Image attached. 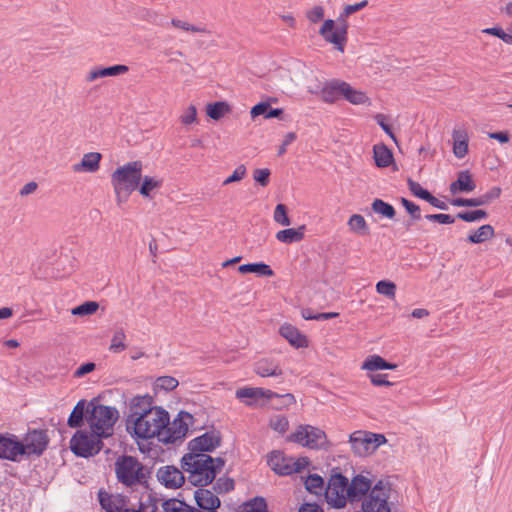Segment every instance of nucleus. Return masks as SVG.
Wrapping results in <instances>:
<instances>
[{"instance_id":"57","label":"nucleus","mask_w":512,"mask_h":512,"mask_svg":"<svg viewBox=\"0 0 512 512\" xmlns=\"http://www.w3.org/2000/svg\"><path fill=\"white\" fill-rule=\"evenodd\" d=\"M269 176L270 170L268 168L256 169L253 172L254 180L263 187L269 184Z\"/></svg>"},{"instance_id":"40","label":"nucleus","mask_w":512,"mask_h":512,"mask_svg":"<svg viewBox=\"0 0 512 512\" xmlns=\"http://www.w3.org/2000/svg\"><path fill=\"white\" fill-rule=\"evenodd\" d=\"M163 509L165 512H192L193 507L183 501L171 499L163 504Z\"/></svg>"},{"instance_id":"19","label":"nucleus","mask_w":512,"mask_h":512,"mask_svg":"<svg viewBox=\"0 0 512 512\" xmlns=\"http://www.w3.org/2000/svg\"><path fill=\"white\" fill-rule=\"evenodd\" d=\"M194 498L200 509L216 511L220 506V499L211 490L199 487L194 491Z\"/></svg>"},{"instance_id":"24","label":"nucleus","mask_w":512,"mask_h":512,"mask_svg":"<svg viewBox=\"0 0 512 512\" xmlns=\"http://www.w3.org/2000/svg\"><path fill=\"white\" fill-rule=\"evenodd\" d=\"M102 155L99 152H89L83 155L81 161L73 165V171L94 173L100 168Z\"/></svg>"},{"instance_id":"48","label":"nucleus","mask_w":512,"mask_h":512,"mask_svg":"<svg viewBox=\"0 0 512 512\" xmlns=\"http://www.w3.org/2000/svg\"><path fill=\"white\" fill-rule=\"evenodd\" d=\"M273 219L282 226H289L291 224L290 218L287 215V208L284 204H278L275 207Z\"/></svg>"},{"instance_id":"10","label":"nucleus","mask_w":512,"mask_h":512,"mask_svg":"<svg viewBox=\"0 0 512 512\" xmlns=\"http://www.w3.org/2000/svg\"><path fill=\"white\" fill-rule=\"evenodd\" d=\"M268 464L275 473L284 476L301 472L308 465V461L305 458L286 457L280 451H273L269 455Z\"/></svg>"},{"instance_id":"14","label":"nucleus","mask_w":512,"mask_h":512,"mask_svg":"<svg viewBox=\"0 0 512 512\" xmlns=\"http://www.w3.org/2000/svg\"><path fill=\"white\" fill-rule=\"evenodd\" d=\"M153 397L149 394L136 395L129 401V415L127 416V429L130 431V425L138 416L149 413L154 409Z\"/></svg>"},{"instance_id":"39","label":"nucleus","mask_w":512,"mask_h":512,"mask_svg":"<svg viewBox=\"0 0 512 512\" xmlns=\"http://www.w3.org/2000/svg\"><path fill=\"white\" fill-rule=\"evenodd\" d=\"M306 489L316 495L320 494L324 487V480L317 474L309 475L305 481Z\"/></svg>"},{"instance_id":"12","label":"nucleus","mask_w":512,"mask_h":512,"mask_svg":"<svg viewBox=\"0 0 512 512\" xmlns=\"http://www.w3.org/2000/svg\"><path fill=\"white\" fill-rule=\"evenodd\" d=\"M49 441L50 439L46 430H28L23 439H20L24 448L23 456H41L47 449Z\"/></svg>"},{"instance_id":"43","label":"nucleus","mask_w":512,"mask_h":512,"mask_svg":"<svg viewBox=\"0 0 512 512\" xmlns=\"http://www.w3.org/2000/svg\"><path fill=\"white\" fill-rule=\"evenodd\" d=\"M242 512H267V504L264 498L256 497L247 502Z\"/></svg>"},{"instance_id":"23","label":"nucleus","mask_w":512,"mask_h":512,"mask_svg":"<svg viewBox=\"0 0 512 512\" xmlns=\"http://www.w3.org/2000/svg\"><path fill=\"white\" fill-rule=\"evenodd\" d=\"M254 372L260 377H279L283 371L278 362L270 358H262L254 364Z\"/></svg>"},{"instance_id":"35","label":"nucleus","mask_w":512,"mask_h":512,"mask_svg":"<svg viewBox=\"0 0 512 512\" xmlns=\"http://www.w3.org/2000/svg\"><path fill=\"white\" fill-rule=\"evenodd\" d=\"M494 234V228L490 224H485L470 234L467 240L473 244H480L491 239Z\"/></svg>"},{"instance_id":"64","label":"nucleus","mask_w":512,"mask_h":512,"mask_svg":"<svg viewBox=\"0 0 512 512\" xmlns=\"http://www.w3.org/2000/svg\"><path fill=\"white\" fill-rule=\"evenodd\" d=\"M94 369H95V364L92 362L82 364L80 367H78L76 369V371L74 372V376L76 378L83 377L84 375L94 371Z\"/></svg>"},{"instance_id":"42","label":"nucleus","mask_w":512,"mask_h":512,"mask_svg":"<svg viewBox=\"0 0 512 512\" xmlns=\"http://www.w3.org/2000/svg\"><path fill=\"white\" fill-rule=\"evenodd\" d=\"M99 308L95 301H87L72 309L71 313L75 316H86L94 314Z\"/></svg>"},{"instance_id":"26","label":"nucleus","mask_w":512,"mask_h":512,"mask_svg":"<svg viewBox=\"0 0 512 512\" xmlns=\"http://www.w3.org/2000/svg\"><path fill=\"white\" fill-rule=\"evenodd\" d=\"M341 96L353 105L369 104L370 99L367 94L361 90L354 89L349 83L342 81Z\"/></svg>"},{"instance_id":"53","label":"nucleus","mask_w":512,"mask_h":512,"mask_svg":"<svg viewBox=\"0 0 512 512\" xmlns=\"http://www.w3.org/2000/svg\"><path fill=\"white\" fill-rule=\"evenodd\" d=\"M180 121L183 125H191L197 123V109L194 105L188 106L182 115Z\"/></svg>"},{"instance_id":"17","label":"nucleus","mask_w":512,"mask_h":512,"mask_svg":"<svg viewBox=\"0 0 512 512\" xmlns=\"http://www.w3.org/2000/svg\"><path fill=\"white\" fill-rule=\"evenodd\" d=\"M157 479L169 489L179 488L185 481L183 472L172 465L160 467L157 471Z\"/></svg>"},{"instance_id":"38","label":"nucleus","mask_w":512,"mask_h":512,"mask_svg":"<svg viewBox=\"0 0 512 512\" xmlns=\"http://www.w3.org/2000/svg\"><path fill=\"white\" fill-rule=\"evenodd\" d=\"M228 110L229 106L225 102L210 103L206 107L207 115L213 120H219Z\"/></svg>"},{"instance_id":"5","label":"nucleus","mask_w":512,"mask_h":512,"mask_svg":"<svg viewBox=\"0 0 512 512\" xmlns=\"http://www.w3.org/2000/svg\"><path fill=\"white\" fill-rule=\"evenodd\" d=\"M115 473L120 483L127 487L146 481V469L135 457L124 455L115 462Z\"/></svg>"},{"instance_id":"31","label":"nucleus","mask_w":512,"mask_h":512,"mask_svg":"<svg viewBox=\"0 0 512 512\" xmlns=\"http://www.w3.org/2000/svg\"><path fill=\"white\" fill-rule=\"evenodd\" d=\"M341 80H332L324 84L321 90V98L326 103H334L341 96Z\"/></svg>"},{"instance_id":"50","label":"nucleus","mask_w":512,"mask_h":512,"mask_svg":"<svg viewBox=\"0 0 512 512\" xmlns=\"http://www.w3.org/2000/svg\"><path fill=\"white\" fill-rule=\"evenodd\" d=\"M407 185H408L409 190L415 197H418L425 201L431 194L428 190L424 189L418 182H416L410 178L407 180Z\"/></svg>"},{"instance_id":"49","label":"nucleus","mask_w":512,"mask_h":512,"mask_svg":"<svg viewBox=\"0 0 512 512\" xmlns=\"http://www.w3.org/2000/svg\"><path fill=\"white\" fill-rule=\"evenodd\" d=\"M178 384V380L172 376H161L156 379V386L165 391L174 390Z\"/></svg>"},{"instance_id":"21","label":"nucleus","mask_w":512,"mask_h":512,"mask_svg":"<svg viewBox=\"0 0 512 512\" xmlns=\"http://www.w3.org/2000/svg\"><path fill=\"white\" fill-rule=\"evenodd\" d=\"M449 189L452 194L470 193L476 189V183L471 173L468 170H463L457 174V179L450 184Z\"/></svg>"},{"instance_id":"2","label":"nucleus","mask_w":512,"mask_h":512,"mask_svg":"<svg viewBox=\"0 0 512 512\" xmlns=\"http://www.w3.org/2000/svg\"><path fill=\"white\" fill-rule=\"evenodd\" d=\"M142 170V162L136 160L127 162L113 171L111 184L118 205L127 202L132 192L139 187L142 180Z\"/></svg>"},{"instance_id":"59","label":"nucleus","mask_w":512,"mask_h":512,"mask_svg":"<svg viewBox=\"0 0 512 512\" xmlns=\"http://www.w3.org/2000/svg\"><path fill=\"white\" fill-rule=\"evenodd\" d=\"M501 195V188L500 187H493L489 191H487L485 194L481 195V202L482 205H487L491 203L493 200L499 198Z\"/></svg>"},{"instance_id":"4","label":"nucleus","mask_w":512,"mask_h":512,"mask_svg":"<svg viewBox=\"0 0 512 512\" xmlns=\"http://www.w3.org/2000/svg\"><path fill=\"white\" fill-rule=\"evenodd\" d=\"M119 417L118 410L114 407L88 403L86 409V421L90 430L98 433L103 438L113 434V427Z\"/></svg>"},{"instance_id":"41","label":"nucleus","mask_w":512,"mask_h":512,"mask_svg":"<svg viewBox=\"0 0 512 512\" xmlns=\"http://www.w3.org/2000/svg\"><path fill=\"white\" fill-rule=\"evenodd\" d=\"M126 335L122 329L117 330L111 339L109 350L114 353L122 352L126 349L125 345Z\"/></svg>"},{"instance_id":"7","label":"nucleus","mask_w":512,"mask_h":512,"mask_svg":"<svg viewBox=\"0 0 512 512\" xmlns=\"http://www.w3.org/2000/svg\"><path fill=\"white\" fill-rule=\"evenodd\" d=\"M347 17L348 16H345V12L343 11L336 21L327 19L323 22L321 28L319 29V34L323 37V39L326 42L333 44L334 47L341 53L344 52V48L347 43Z\"/></svg>"},{"instance_id":"22","label":"nucleus","mask_w":512,"mask_h":512,"mask_svg":"<svg viewBox=\"0 0 512 512\" xmlns=\"http://www.w3.org/2000/svg\"><path fill=\"white\" fill-rule=\"evenodd\" d=\"M129 70L128 66L118 64L110 67H95L89 71L86 76L88 82H93L98 78L114 77L127 73Z\"/></svg>"},{"instance_id":"34","label":"nucleus","mask_w":512,"mask_h":512,"mask_svg":"<svg viewBox=\"0 0 512 512\" xmlns=\"http://www.w3.org/2000/svg\"><path fill=\"white\" fill-rule=\"evenodd\" d=\"M373 154L378 167H388L393 161L392 152L384 144L375 145Z\"/></svg>"},{"instance_id":"25","label":"nucleus","mask_w":512,"mask_h":512,"mask_svg":"<svg viewBox=\"0 0 512 512\" xmlns=\"http://www.w3.org/2000/svg\"><path fill=\"white\" fill-rule=\"evenodd\" d=\"M279 333L284 337L292 346L296 348H304L308 346V341L296 327L291 324H284L280 327Z\"/></svg>"},{"instance_id":"45","label":"nucleus","mask_w":512,"mask_h":512,"mask_svg":"<svg viewBox=\"0 0 512 512\" xmlns=\"http://www.w3.org/2000/svg\"><path fill=\"white\" fill-rule=\"evenodd\" d=\"M376 291L393 299L396 294V285L391 281L381 280L376 284Z\"/></svg>"},{"instance_id":"47","label":"nucleus","mask_w":512,"mask_h":512,"mask_svg":"<svg viewBox=\"0 0 512 512\" xmlns=\"http://www.w3.org/2000/svg\"><path fill=\"white\" fill-rule=\"evenodd\" d=\"M487 216L488 214L484 210L465 211L459 212L457 214V218L466 222H475L478 220L486 219Z\"/></svg>"},{"instance_id":"13","label":"nucleus","mask_w":512,"mask_h":512,"mask_svg":"<svg viewBox=\"0 0 512 512\" xmlns=\"http://www.w3.org/2000/svg\"><path fill=\"white\" fill-rule=\"evenodd\" d=\"M23 445L17 435L0 433V460L20 462L23 457Z\"/></svg>"},{"instance_id":"28","label":"nucleus","mask_w":512,"mask_h":512,"mask_svg":"<svg viewBox=\"0 0 512 512\" xmlns=\"http://www.w3.org/2000/svg\"><path fill=\"white\" fill-rule=\"evenodd\" d=\"M453 138V153L455 157L461 159L468 153V136L465 130H454Z\"/></svg>"},{"instance_id":"56","label":"nucleus","mask_w":512,"mask_h":512,"mask_svg":"<svg viewBox=\"0 0 512 512\" xmlns=\"http://www.w3.org/2000/svg\"><path fill=\"white\" fill-rule=\"evenodd\" d=\"M483 33L496 36L507 44H512L510 33H506L501 27H491L482 30Z\"/></svg>"},{"instance_id":"36","label":"nucleus","mask_w":512,"mask_h":512,"mask_svg":"<svg viewBox=\"0 0 512 512\" xmlns=\"http://www.w3.org/2000/svg\"><path fill=\"white\" fill-rule=\"evenodd\" d=\"M347 225L349 229L359 235H368L369 227L365 218L360 214H353L350 216Z\"/></svg>"},{"instance_id":"62","label":"nucleus","mask_w":512,"mask_h":512,"mask_svg":"<svg viewBox=\"0 0 512 512\" xmlns=\"http://www.w3.org/2000/svg\"><path fill=\"white\" fill-rule=\"evenodd\" d=\"M375 119L377 121V123L379 124V126L383 129V131L389 135V137L394 141V142H397L396 140V137L394 135V133L392 132L391 130V127L385 122V116L382 115V114H377L375 116Z\"/></svg>"},{"instance_id":"61","label":"nucleus","mask_w":512,"mask_h":512,"mask_svg":"<svg viewBox=\"0 0 512 512\" xmlns=\"http://www.w3.org/2000/svg\"><path fill=\"white\" fill-rule=\"evenodd\" d=\"M308 20L312 23H317L324 18V9L321 6H314L306 14Z\"/></svg>"},{"instance_id":"30","label":"nucleus","mask_w":512,"mask_h":512,"mask_svg":"<svg viewBox=\"0 0 512 512\" xmlns=\"http://www.w3.org/2000/svg\"><path fill=\"white\" fill-rule=\"evenodd\" d=\"M161 186V179L146 175L142 177L141 183L137 189L139 190L140 195L145 198L152 199L154 197L153 192L160 189Z\"/></svg>"},{"instance_id":"55","label":"nucleus","mask_w":512,"mask_h":512,"mask_svg":"<svg viewBox=\"0 0 512 512\" xmlns=\"http://www.w3.org/2000/svg\"><path fill=\"white\" fill-rule=\"evenodd\" d=\"M451 204L456 207H479L483 206L481 202V198H456L453 199Z\"/></svg>"},{"instance_id":"9","label":"nucleus","mask_w":512,"mask_h":512,"mask_svg":"<svg viewBox=\"0 0 512 512\" xmlns=\"http://www.w3.org/2000/svg\"><path fill=\"white\" fill-rule=\"evenodd\" d=\"M288 440L310 449H323L327 447V436L323 430L311 425H300L289 435Z\"/></svg>"},{"instance_id":"54","label":"nucleus","mask_w":512,"mask_h":512,"mask_svg":"<svg viewBox=\"0 0 512 512\" xmlns=\"http://www.w3.org/2000/svg\"><path fill=\"white\" fill-rule=\"evenodd\" d=\"M259 391H258V388H254V387H244V388H240L236 391V398H238L239 400H245V399H250V400H256V399H259Z\"/></svg>"},{"instance_id":"3","label":"nucleus","mask_w":512,"mask_h":512,"mask_svg":"<svg viewBox=\"0 0 512 512\" xmlns=\"http://www.w3.org/2000/svg\"><path fill=\"white\" fill-rule=\"evenodd\" d=\"M168 424V412L162 407H154L147 414L138 416L130 425V433L139 439H151L157 437L161 442L162 431Z\"/></svg>"},{"instance_id":"52","label":"nucleus","mask_w":512,"mask_h":512,"mask_svg":"<svg viewBox=\"0 0 512 512\" xmlns=\"http://www.w3.org/2000/svg\"><path fill=\"white\" fill-rule=\"evenodd\" d=\"M270 426L273 430L283 434L287 431L289 422L285 416L278 415L270 420Z\"/></svg>"},{"instance_id":"1","label":"nucleus","mask_w":512,"mask_h":512,"mask_svg":"<svg viewBox=\"0 0 512 512\" xmlns=\"http://www.w3.org/2000/svg\"><path fill=\"white\" fill-rule=\"evenodd\" d=\"M181 463L183 471L188 474V481L196 487H205L222 471L225 460L208 454L187 453Z\"/></svg>"},{"instance_id":"27","label":"nucleus","mask_w":512,"mask_h":512,"mask_svg":"<svg viewBox=\"0 0 512 512\" xmlns=\"http://www.w3.org/2000/svg\"><path fill=\"white\" fill-rule=\"evenodd\" d=\"M306 230L305 225H301L298 228H287L284 230H280L276 233V239L285 244H292L296 242H300L304 239V233Z\"/></svg>"},{"instance_id":"16","label":"nucleus","mask_w":512,"mask_h":512,"mask_svg":"<svg viewBox=\"0 0 512 512\" xmlns=\"http://www.w3.org/2000/svg\"><path fill=\"white\" fill-rule=\"evenodd\" d=\"M373 486L372 481L368 477L362 474L355 475L350 482L348 481L347 495L349 496V502H362Z\"/></svg>"},{"instance_id":"8","label":"nucleus","mask_w":512,"mask_h":512,"mask_svg":"<svg viewBox=\"0 0 512 512\" xmlns=\"http://www.w3.org/2000/svg\"><path fill=\"white\" fill-rule=\"evenodd\" d=\"M348 478L341 473H334L328 480L325 489L326 502L333 508H344L349 501Z\"/></svg>"},{"instance_id":"20","label":"nucleus","mask_w":512,"mask_h":512,"mask_svg":"<svg viewBox=\"0 0 512 512\" xmlns=\"http://www.w3.org/2000/svg\"><path fill=\"white\" fill-rule=\"evenodd\" d=\"M98 497L101 507L106 512H123L126 509V500L121 495H112L99 491Z\"/></svg>"},{"instance_id":"32","label":"nucleus","mask_w":512,"mask_h":512,"mask_svg":"<svg viewBox=\"0 0 512 512\" xmlns=\"http://www.w3.org/2000/svg\"><path fill=\"white\" fill-rule=\"evenodd\" d=\"M87 403L84 399L80 400L77 402V404L74 406L69 418H68V421H67V424L69 427L71 428H79L82 426L83 424V420H84V414L86 413V409H87Z\"/></svg>"},{"instance_id":"63","label":"nucleus","mask_w":512,"mask_h":512,"mask_svg":"<svg viewBox=\"0 0 512 512\" xmlns=\"http://www.w3.org/2000/svg\"><path fill=\"white\" fill-rule=\"evenodd\" d=\"M370 381L375 386H391L392 383L388 381L386 374H371L369 375Z\"/></svg>"},{"instance_id":"44","label":"nucleus","mask_w":512,"mask_h":512,"mask_svg":"<svg viewBox=\"0 0 512 512\" xmlns=\"http://www.w3.org/2000/svg\"><path fill=\"white\" fill-rule=\"evenodd\" d=\"M171 25L175 28H179L184 31H190V32H195V33H207V34L210 33V31L208 29H206V27L194 26L186 21H182V20L176 19V18H173L171 20Z\"/></svg>"},{"instance_id":"15","label":"nucleus","mask_w":512,"mask_h":512,"mask_svg":"<svg viewBox=\"0 0 512 512\" xmlns=\"http://www.w3.org/2000/svg\"><path fill=\"white\" fill-rule=\"evenodd\" d=\"M221 442V437L216 432H206L203 435L194 438L188 444V453L207 454L216 449Z\"/></svg>"},{"instance_id":"58","label":"nucleus","mask_w":512,"mask_h":512,"mask_svg":"<svg viewBox=\"0 0 512 512\" xmlns=\"http://www.w3.org/2000/svg\"><path fill=\"white\" fill-rule=\"evenodd\" d=\"M245 175H246V167L244 165H239L233 171L232 175H230L223 181V185H228L233 182L240 181L244 178Z\"/></svg>"},{"instance_id":"33","label":"nucleus","mask_w":512,"mask_h":512,"mask_svg":"<svg viewBox=\"0 0 512 512\" xmlns=\"http://www.w3.org/2000/svg\"><path fill=\"white\" fill-rule=\"evenodd\" d=\"M238 271L242 274L246 273H255L259 276L272 277L274 275L273 270L269 265L259 262V263H248L243 264L238 267Z\"/></svg>"},{"instance_id":"51","label":"nucleus","mask_w":512,"mask_h":512,"mask_svg":"<svg viewBox=\"0 0 512 512\" xmlns=\"http://www.w3.org/2000/svg\"><path fill=\"white\" fill-rule=\"evenodd\" d=\"M401 204L405 207L412 220L421 219V209L417 204L403 197L401 198Z\"/></svg>"},{"instance_id":"37","label":"nucleus","mask_w":512,"mask_h":512,"mask_svg":"<svg viewBox=\"0 0 512 512\" xmlns=\"http://www.w3.org/2000/svg\"><path fill=\"white\" fill-rule=\"evenodd\" d=\"M371 208L376 214L388 219H393L396 214L394 207L382 199H375L371 204Z\"/></svg>"},{"instance_id":"46","label":"nucleus","mask_w":512,"mask_h":512,"mask_svg":"<svg viewBox=\"0 0 512 512\" xmlns=\"http://www.w3.org/2000/svg\"><path fill=\"white\" fill-rule=\"evenodd\" d=\"M213 489L217 494L230 492L234 489V480L229 477H220L213 485Z\"/></svg>"},{"instance_id":"11","label":"nucleus","mask_w":512,"mask_h":512,"mask_svg":"<svg viewBox=\"0 0 512 512\" xmlns=\"http://www.w3.org/2000/svg\"><path fill=\"white\" fill-rule=\"evenodd\" d=\"M193 416L185 411L178 413L177 417L170 422L168 416V424L162 431L161 442L174 443L186 436L189 426L192 424Z\"/></svg>"},{"instance_id":"6","label":"nucleus","mask_w":512,"mask_h":512,"mask_svg":"<svg viewBox=\"0 0 512 512\" xmlns=\"http://www.w3.org/2000/svg\"><path fill=\"white\" fill-rule=\"evenodd\" d=\"M102 439L104 438L92 430H78L70 440V449L76 456L88 458L101 451Z\"/></svg>"},{"instance_id":"29","label":"nucleus","mask_w":512,"mask_h":512,"mask_svg":"<svg viewBox=\"0 0 512 512\" xmlns=\"http://www.w3.org/2000/svg\"><path fill=\"white\" fill-rule=\"evenodd\" d=\"M361 368L367 371L394 370L397 365L387 362L379 355H371L365 359Z\"/></svg>"},{"instance_id":"60","label":"nucleus","mask_w":512,"mask_h":512,"mask_svg":"<svg viewBox=\"0 0 512 512\" xmlns=\"http://www.w3.org/2000/svg\"><path fill=\"white\" fill-rule=\"evenodd\" d=\"M425 218L432 222L440 224H453L455 219L449 214H428Z\"/></svg>"},{"instance_id":"18","label":"nucleus","mask_w":512,"mask_h":512,"mask_svg":"<svg viewBox=\"0 0 512 512\" xmlns=\"http://www.w3.org/2000/svg\"><path fill=\"white\" fill-rule=\"evenodd\" d=\"M349 442L353 452L358 456H365L374 452L371 440L365 431H355L352 433Z\"/></svg>"}]
</instances>
